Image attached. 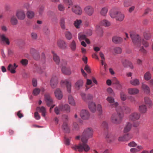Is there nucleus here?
I'll use <instances>...</instances> for the list:
<instances>
[{
  "mask_svg": "<svg viewBox=\"0 0 153 153\" xmlns=\"http://www.w3.org/2000/svg\"><path fill=\"white\" fill-rule=\"evenodd\" d=\"M0 39L1 41L5 42L7 45L10 44V42L8 38L4 34H0Z\"/></svg>",
  "mask_w": 153,
  "mask_h": 153,
  "instance_id": "23",
  "label": "nucleus"
},
{
  "mask_svg": "<svg viewBox=\"0 0 153 153\" xmlns=\"http://www.w3.org/2000/svg\"><path fill=\"white\" fill-rule=\"evenodd\" d=\"M80 95L82 97V99L85 102H87V99L86 97L87 96L85 93L83 92H81Z\"/></svg>",
  "mask_w": 153,
  "mask_h": 153,
  "instance_id": "58",
  "label": "nucleus"
},
{
  "mask_svg": "<svg viewBox=\"0 0 153 153\" xmlns=\"http://www.w3.org/2000/svg\"><path fill=\"white\" fill-rule=\"evenodd\" d=\"M57 8L59 11L61 12H63L65 10L64 6L62 4H59L57 6Z\"/></svg>",
  "mask_w": 153,
  "mask_h": 153,
  "instance_id": "50",
  "label": "nucleus"
},
{
  "mask_svg": "<svg viewBox=\"0 0 153 153\" xmlns=\"http://www.w3.org/2000/svg\"><path fill=\"white\" fill-rule=\"evenodd\" d=\"M16 16L19 20H22L25 18L26 14L23 10H19L16 11Z\"/></svg>",
  "mask_w": 153,
  "mask_h": 153,
  "instance_id": "9",
  "label": "nucleus"
},
{
  "mask_svg": "<svg viewBox=\"0 0 153 153\" xmlns=\"http://www.w3.org/2000/svg\"><path fill=\"white\" fill-rule=\"evenodd\" d=\"M45 100L48 106H50L53 103L52 99L48 93H46L45 95Z\"/></svg>",
  "mask_w": 153,
  "mask_h": 153,
  "instance_id": "12",
  "label": "nucleus"
},
{
  "mask_svg": "<svg viewBox=\"0 0 153 153\" xmlns=\"http://www.w3.org/2000/svg\"><path fill=\"white\" fill-rule=\"evenodd\" d=\"M132 42L135 47H140L141 45V43L146 48L148 47L149 46L148 42L141 39L138 35L136 33H131L130 34Z\"/></svg>",
  "mask_w": 153,
  "mask_h": 153,
  "instance_id": "3",
  "label": "nucleus"
},
{
  "mask_svg": "<svg viewBox=\"0 0 153 153\" xmlns=\"http://www.w3.org/2000/svg\"><path fill=\"white\" fill-rule=\"evenodd\" d=\"M71 139V137H70L69 138L65 137V143L66 145H70V142Z\"/></svg>",
  "mask_w": 153,
  "mask_h": 153,
  "instance_id": "62",
  "label": "nucleus"
},
{
  "mask_svg": "<svg viewBox=\"0 0 153 153\" xmlns=\"http://www.w3.org/2000/svg\"><path fill=\"white\" fill-rule=\"evenodd\" d=\"M100 25L105 27H108L110 25L111 23L107 20L104 19L101 21Z\"/></svg>",
  "mask_w": 153,
  "mask_h": 153,
  "instance_id": "41",
  "label": "nucleus"
},
{
  "mask_svg": "<svg viewBox=\"0 0 153 153\" xmlns=\"http://www.w3.org/2000/svg\"><path fill=\"white\" fill-rule=\"evenodd\" d=\"M84 10L88 15L91 16L94 13V7L92 6L88 5L85 7Z\"/></svg>",
  "mask_w": 153,
  "mask_h": 153,
  "instance_id": "11",
  "label": "nucleus"
},
{
  "mask_svg": "<svg viewBox=\"0 0 153 153\" xmlns=\"http://www.w3.org/2000/svg\"><path fill=\"white\" fill-rule=\"evenodd\" d=\"M120 107L123 109V112L125 110L126 113H128L130 112L131 111V109L129 107L126 106H123V107L120 106Z\"/></svg>",
  "mask_w": 153,
  "mask_h": 153,
  "instance_id": "60",
  "label": "nucleus"
},
{
  "mask_svg": "<svg viewBox=\"0 0 153 153\" xmlns=\"http://www.w3.org/2000/svg\"><path fill=\"white\" fill-rule=\"evenodd\" d=\"M97 110L98 111L99 115H101L102 113V107L101 105L100 104L97 105Z\"/></svg>",
  "mask_w": 153,
  "mask_h": 153,
  "instance_id": "54",
  "label": "nucleus"
},
{
  "mask_svg": "<svg viewBox=\"0 0 153 153\" xmlns=\"http://www.w3.org/2000/svg\"><path fill=\"white\" fill-rule=\"evenodd\" d=\"M65 35L66 38L68 40H70L72 38V35L70 32L66 31L65 33Z\"/></svg>",
  "mask_w": 153,
  "mask_h": 153,
  "instance_id": "46",
  "label": "nucleus"
},
{
  "mask_svg": "<svg viewBox=\"0 0 153 153\" xmlns=\"http://www.w3.org/2000/svg\"><path fill=\"white\" fill-rule=\"evenodd\" d=\"M58 83V78L55 75H53L51 80L50 84L52 88H55Z\"/></svg>",
  "mask_w": 153,
  "mask_h": 153,
  "instance_id": "14",
  "label": "nucleus"
},
{
  "mask_svg": "<svg viewBox=\"0 0 153 153\" xmlns=\"http://www.w3.org/2000/svg\"><path fill=\"white\" fill-rule=\"evenodd\" d=\"M142 88L146 93L149 94L150 93V89L149 87L147 85L142 83Z\"/></svg>",
  "mask_w": 153,
  "mask_h": 153,
  "instance_id": "35",
  "label": "nucleus"
},
{
  "mask_svg": "<svg viewBox=\"0 0 153 153\" xmlns=\"http://www.w3.org/2000/svg\"><path fill=\"white\" fill-rule=\"evenodd\" d=\"M34 59L36 60H38L40 58L39 53L38 51L33 55Z\"/></svg>",
  "mask_w": 153,
  "mask_h": 153,
  "instance_id": "56",
  "label": "nucleus"
},
{
  "mask_svg": "<svg viewBox=\"0 0 153 153\" xmlns=\"http://www.w3.org/2000/svg\"><path fill=\"white\" fill-rule=\"evenodd\" d=\"M58 46L60 48L65 49L67 47V45L66 42L63 40H59L57 42Z\"/></svg>",
  "mask_w": 153,
  "mask_h": 153,
  "instance_id": "17",
  "label": "nucleus"
},
{
  "mask_svg": "<svg viewBox=\"0 0 153 153\" xmlns=\"http://www.w3.org/2000/svg\"><path fill=\"white\" fill-rule=\"evenodd\" d=\"M10 22L13 25H16L18 23V20L16 17L14 16H12L10 19Z\"/></svg>",
  "mask_w": 153,
  "mask_h": 153,
  "instance_id": "45",
  "label": "nucleus"
},
{
  "mask_svg": "<svg viewBox=\"0 0 153 153\" xmlns=\"http://www.w3.org/2000/svg\"><path fill=\"white\" fill-rule=\"evenodd\" d=\"M139 111L142 114H144L147 113V108L146 105L142 104L140 105L138 107Z\"/></svg>",
  "mask_w": 153,
  "mask_h": 153,
  "instance_id": "20",
  "label": "nucleus"
},
{
  "mask_svg": "<svg viewBox=\"0 0 153 153\" xmlns=\"http://www.w3.org/2000/svg\"><path fill=\"white\" fill-rule=\"evenodd\" d=\"M128 92L130 94L135 95L139 93V90L136 88H129L128 89Z\"/></svg>",
  "mask_w": 153,
  "mask_h": 153,
  "instance_id": "22",
  "label": "nucleus"
},
{
  "mask_svg": "<svg viewBox=\"0 0 153 153\" xmlns=\"http://www.w3.org/2000/svg\"><path fill=\"white\" fill-rule=\"evenodd\" d=\"M102 126L104 129H107L108 128V125L107 123L105 121H103L102 124Z\"/></svg>",
  "mask_w": 153,
  "mask_h": 153,
  "instance_id": "57",
  "label": "nucleus"
},
{
  "mask_svg": "<svg viewBox=\"0 0 153 153\" xmlns=\"http://www.w3.org/2000/svg\"><path fill=\"white\" fill-rule=\"evenodd\" d=\"M116 110L117 113H114L112 115L111 120L112 123L119 124L121 122L124 117L123 109L120 107H118L116 108Z\"/></svg>",
  "mask_w": 153,
  "mask_h": 153,
  "instance_id": "2",
  "label": "nucleus"
},
{
  "mask_svg": "<svg viewBox=\"0 0 153 153\" xmlns=\"http://www.w3.org/2000/svg\"><path fill=\"white\" fill-rule=\"evenodd\" d=\"M140 116V114L137 112L132 113L129 116V118L130 120L134 121L139 119Z\"/></svg>",
  "mask_w": 153,
  "mask_h": 153,
  "instance_id": "10",
  "label": "nucleus"
},
{
  "mask_svg": "<svg viewBox=\"0 0 153 153\" xmlns=\"http://www.w3.org/2000/svg\"><path fill=\"white\" fill-rule=\"evenodd\" d=\"M44 7L43 6H40L39 8V13L40 15H42L44 11Z\"/></svg>",
  "mask_w": 153,
  "mask_h": 153,
  "instance_id": "61",
  "label": "nucleus"
},
{
  "mask_svg": "<svg viewBox=\"0 0 153 153\" xmlns=\"http://www.w3.org/2000/svg\"><path fill=\"white\" fill-rule=\"evenodd\" d=\"M129 61L126 59H123L121 61L123 65L125 67L127 68L128 67V64Z\"/></svg>",
  "mask_w": 153,
  "mask_h": 153,
  "instance_id": "49",
  "label": "nucleus"
},
{
  "mask_svg": "<svg viewBox=\"0 0 153 153\" xmlns=\"http://www.w3.org/2000/svg\"><path fill=\"white\" fill-rule=\"evenodd\" d=\"M55 96L56 98L58 100H61L62 98L63 95L62 94L59 88L57 89L54 92Z\"/></svg>",
  "mask_w": 153,
  "mask_h": 153,
  "instance_id": "21",
  "label": "nucleus"
},
{
  "mask_svg": "<svg viewBox=\"0 0 153 153\" xmlns=\"http://www.w3.org/2000/svg\"><path fill=\"white\" fill-rule=\"evenodd\" d=\"M112 40L115 43H118L121 42L123 39L120 37L114 36L112 38Z\"/></svg>",
  "mask_w": 153,
  "mask_h": 153,
  "instance_id": "38",
  "label": "nucleus"
},
{
  "mask_svg": "<svg viewBox=\"0 0 153 153\" xmlns=\"http://www.w3.org/2000/svg\"><path fill=\"white\" fill-rule=\"evenodd\" d=\"M62 108V111H65L67 113H69L70 111V106L67 104L63 105L61 104Z\"/></svg>",
  "mask_w": 153,
  "mask_h": 153,
  "instance_id": "33",
  "label": "nucleus"
},
{
  "mask_svg": "<svg viewBox=\"0 0 153 153\" xmlns=\"http://www.w3.org/2000/svg\"><path fill=\"white\" fill-rule=\"evenodd\" d=\"M21 63L23 65H26L28 63V61L26 59H22L21 61Z\"/></svg>",
  "mask_w": 153,
  "mask_h": 153,
  "instance_id": "64",
  "label": "nucleus"
},
{
  "mask_svg": "<svg viewBox=\"0 0 153 153\" xmlns=\"http://www.w3.org/2000/svg\"><path fill=\"white\" fill-rule=\"evenodd\" d=\"M128 146L131 147H134L137 146V144L134 142L132 141L128 143Z\"/></svg>",
  "mask_w": 153,
  "mask_h": 153,
  "instance_id": "59",
  "label": "nucleus"
},
{
  "mask_svg": "<svg viewBox=\"0 0 153 153\" xmlns=\"http://www.w3.org/2000/svg\"><path fill=\"white\" fill-rule=\"evenodd\" d=\"M143 149V147L141 146H138L137 148H133L130 150V151L132 153H136L140 151Z\"/></svg>",
  "mask_w": 153,
  "mask_h": 153,
  "instance_id": "27",
  "label": "nucleus"
},
{
  "mask_svg": "<svg viewBox=\"0 0 153 153\" xmlns=\"http://www.w3.org/2000/svg\"><path fill=\"white\" fill-rule=\"evenodd\" d=\"M62 129L65 133H69L70 132V129L66 122H64L62 126Z\"/></svg>",
  "mask_w": 153,
  "mask_h": 153,
  "instance_id": "36",
  "label": "nucleus"
},
{
  "mask_svg": "<svg viewBox=\"0 0 153 153\" xmlns=\"http://www.w3.org/2000/svg\"><path fill=\"white\" fill-rule=\"evenodd\" d=\"M65 19L64 17H62L60 19V24L61 28L63 29H65Z\"/></svg>",
  "mask_w": 153,
  "mask_h": 153,
  "instance_id": "42",
  "label": "nucleus"
},
{
  "mask_svg": "<svg viewBox=\"0 0 153 153\" xmlns=\"http://www.w3.org/2000/svg\"><path fill=\"white\" fill-rule=\"evenodd\" d=\"M62 109L61 105V104H60L58 106H56L55 108L54 109V111L55 113L56 114L58 115L59 114L60 111H62Z\"/></svg>",
  "mask_w": 153,
  "mask_h": 153,
  "instance_id": "43",
  "label": "nucleus"
},
{
  "mask_svg": "<svg viewBox=\"0 0 153 153\" xmlns=\"http://www.w3.org/2000/svg\"><path fill=\"white\" fill-rule=\"evenodd\" d=\"M62 66V71L63 74H65L69 75L71 74V71L70 68L66 66L67 62L65 60H62L61 62Z\"/></svg>",
  "mask_w": 153,
  "mask_h": 153,
  "instance_id": "4",
  "label": "nucleus"
},
{
  "mask_svg": "<svg viewBox=\"0 0 153 153\" xmlns=\"http://www.w3.org/2000/svg\"><path fill=\"white\" fill-rule=\"evenodd\" d=\"M125 16L124 14L121 13L120 12H119L116 18V19L117 21H122L124 19Z\"/></svg>",
  "mask_w": 153,
  "mask_h": 153,
  "instance_id": "34",
  "label": "nucleus"
},
{
  "mask_svg": "<svg viewBox=\"0 0 153 153\" xmlns=\"http://www.w3.org/2000/svg\"><path fill=\"white\" fill-rule=\"evenodd\" d=\"M36 110L39 111L42 113V115L44 117H45L46 111V108L44 107H38L37 108Z\"/></svg>",
  "mask_w": 153,
  "mask_h": 153,
  "instance_id": "24",
  "label": "nucleus"
},
{
  "mask_svg": "<svg viewBox=\"0 0 153 153\" xmlns=\"http://www.w3.org/2000/svg\"><path fill=\"white\" fill-rule=\"evenodd\" d=\"M132 127L131 124L128 122L127 123L126 125L124 128L123 132L125 133H127L129 132L131 130Z\"/></svg>",
  "mask_w": 153,
  "mask_h": 153,
  "instance_id": "28",
  "label": "nucleus"
},
{
  "mask_svg": "<svg viewBox=\"0 0 153 153\" xmlns=\"http://www.w3.org/2000/svg\"><path fill=\"white\" fill-rule=\"evenodd\" d=\"M119 12L117 11V8L114 7L113 8L110 10L109 14L111 18H116Z\"/></svg>",
  "mask_w": 153,
  "mask_h": 153,
  "instance_id": "15",
  "label": "nucleus"
},
{
  "mask_svg": "<svg viewBox=\"0 0 153 153\" xmlns=\"http://www.w3.org/2000/svg\"><path fill=\"white\" fill-rule=\"evenodd\" d=\"M26 15L27 17L29 19H32L33 18L34 16V13L32 11L28 10L27 11Z\"/></svg>",
  "mask_w": 153,
  "mask_h": 153,
  "instance_id": "39",
  "label": "nucleus"
},
{
  "mask_svg": "<svg viewBox=\"0 0 153 153\" xmlns=\"http://www.w3.org/2000/svg\"><path fill=\"white\" fill-rule=\"evenodd\" d=\"M80 116L83 120H87L90 118V114L88 110L82 109L80 112Z\"/></svg>",
  "mask_w": 153,
  "mask_h": 153,
  "instance_id": "5",
  "label": "nucleus"
},
{
  "mask_svg": "<svg viewBox=\"0 0 153 153\" xmlns=\"http://www.w3.org/2000/svg\"><path fill=\"white\" fill-rule=\"evenodd\" d=\"M94 131L91 128H87L85 129L81 135V141L82 143L71 146V148L76 151L77 150L79 152H82L83 150L88 152L90 149V147L87 144L88 140L92 137Z\"/></svg>",
  "mask_w": 153,
  "mask_h": 153,
  "instance_id": "1",
  "label": "nucleus"
},
{
  "mask_svg": "<svg viewBox=\"0 0 153 153\" xmlns=\"http://www.w3.org/2000/svg\"><path fill=\"white\" fill-rule=\"evenodd\" d=\"M33 71L34 72L41 73L43 71L42 69L40 68V65L37 64H35L33 69Z\"/></svg>",
  "mask_w": 153,
  "mask_h": 153,
  "instance_id": "26",
  "label": "nucleus"
},
{
  "mask_svg": "<svg viewBox=\"0 0 153 153\" xmlns=\"http://www.w3.org/2000/svg\"><path fill=\"white\" fill-rule=\"evenodd\" d=\"M106 100L110 104L111 107H115L116 108L118 107H120L118 106V103L117 102H114V99L111 97H108L106 99Z\"/></svg>",
  "mask_w": 153,
  "mask_h": 153,
  "instance_id": "8",
  "label": "nucleus"
},
{
  "mask_svg": "<svg viewBox=\"0 0 153 153\" xmlns=\"http://www.w3.org/2000/svg\"><path fill=\"white\" fill-rule=\"evenodd\" d=\"M18 65L15 63L13 65L11 64H10L7 67V70L10 71L12 74H14L16 72L15 69L17 67Z\"/></svg>",
  "mask_w": 153,
  "mask_h": 153,
  "instance_id": "18",
  "label": "nucleus"
},
{
  "mask_svg": "<svg viewBox=\"0 0 153 153\" xmlns=\"http://www.w3.org/2000/svg\"><path fill=\"white\" fill-rule=\"evenodd\" d=\"M130 82L133 86H138L140 84V81L137 79H134L130 81Z\"/></svg>",
  "mask_w": 153,
  "mask_h": 153,
  "instance_id": "30",
  "label": "nucleus"
},
{
  "mask_svg": "<svg viewBox=\"0 0 153 153\" xmlns=\"http://www.w3.org/2000/svg\"><path fill=\"white\" fill-rule=\"evenodd\" d=\"M63 2L69 5H71L72 4V2L71 0H63Z\"/></svg>",
  "mask_w": 153,
  "mask_h": 153,
  "instance_id": "63",
  "label": "nucleus"
},
{
  "mask_svg": "<svg viewBox=\"0 0 153 153\" xmlns=\"http://www.w3.org/2000/svg\"><path fill=\"white\" fill-rule=\"evenodd\" d=\"M69 47L72 51H74L76 48V44L74 40H73L71 42Z\"/></svg>",
  "mask_w": 153,
  "mask_h": 153,
  "instance_id": "37",
  "label": "nucleus"
},
{
  "mask_svg": "<svg viewBox=\"0 0 153 153\" xmlns=\"http://www.w3.org/2000/svg\"><path fill=\"white\" fill-rule=\"evenodd\" d=\"M106 138L107 141L109 143L115 140V137L110 134L108 133L106 136Z\"/></svg>",
  "mask_w": 153,
  "mask_h": 153,
  "instance_id": "32",
  "label": "nucleus"
},
{
  "mask_svg": "<svg viewBox=\"0 0 153 153\" xmlns=\"http://www.w3.org/2000/svg\"><path fill=\"white\" fill-rule=\"evenodd\" d=\"M72 11L76 14L80 15L82 13V10L79 5H74L72 7Z\"/></svg>",
  "mask_w": 153,
  "mask_h": 153,
  "instance_id": "7",
  "label": "nucleus"
},
{
  "mask_svg": "<svg viewBox=\"0 0 153 153\" xmlns=\"http://www.w3.org/2000/svg\"><path fill=\"white\" fill-rule=\"evenodd\" d=\"M88 108L90 111L95 112L96 111V106L95 103L93 101L89 102L88 103Z\"/></svg>",
  "mask_w": 153,
  "mask_h": 153,
  "instance_id": "19",
  "label": "nucleus"
},
{
  "mask_svg": "<svg viewBox=\"0 0 153 153\" xmlns=\"http://www.w3.org/2000/svg\"><path fill=\"white\" fill-rule=\"evenodd\" d=\"M132 136L131 134L127 133L122 136L119 137L118 138V140L120 142L127 141L132 138Z\"/></svg>",
  "mask_w": 153,
  "mask_h": 153,
  "instance_id": "6",
  "label": "nucleus"
},
{
  "mask_svg": "<svg viewBox=\"0 0 153 153\" xmlns=\"http://www.w3.org/2000/svg\"><path fill=\"white\" fill-rule=\"evenodd\" d=\"M78 38L80 41L85 40L86 38V36L84 34L80 33L78 35Z\"/></svg>",
  "mask_w": 153,
  "mask_h": 153,
  "instance_id": "52",
  "label": "nucleus"
},
{
  "mask_svg": "<svg viewBox=\"0 0 153 153\" xmlns=\"http://www.w3.org/2000/svg\"><path fill=\"white\" fill-rule=\"evenodd\" d=\"M82 23V21L80 19H76L74 22V25L77 28H80V25Z\"/></svg>",
  "mask_w": 153,
  "mask_h": 153,
  "instance_id": "44",
  "label": "nucleus"
},
{
  "mask_svg": "<svg viewBox=\"0 0 153 153\" xmlns=\"http://www.w3.org/2000/svg\"><path fill=\"white\" fill-rule=\"evenodd\" d=\"M144 77L145 79L146 80H149L151 77V75L149 71L146 72L144 74Z\"/></svg>",
  "mask_w": 153,
  "mask_h": 153,
  "instance_id": "47",
  "label": "nucleus"
},
{
  "mask_svg": "<svg viewBox=\"0 0 153 153\" xmlns=\"http://www.w3.org/2000/svg\"><path fill=\"white\" fill-rule=\"evenodd\" d=\"M114 52L115 54H120L122 52V49L119 47H115L114 49Z\"/></svg>",
  "mask_w": 153,
  "mask_h": 153,
  "instance_id": "48",
  "label": "nucleus"
},
{
  "mask_svg": "<svg viewBox=\"0 0 153 153\" xmlns=\"http://www.w3.org/2000/svg\"><path fill=\"white\" fill-rule=\"evenodd\" d=\"M108 8L107 7H104L102 8L100 12L101 15L105 16H106L108 11Z\"/></svg>",
  "mask_w": 153,
  "mask_h": 153,
  "instance_id": "31",
  "label": "nucleus"
},
{
  "mask_svg": "<svg viewBox=\"0 0 153 153\" xmlns=\"http://www.w3.org/2000/svg\"><path fill=\"white\" fill-rule=\"evenodd\" d=\"M120 96L121 100L123 101H125L126 99V95L122 91H121L120 93Z\"/></svg>",
  "mask_w": 153,
  "mask_h": 153,
  "instance_id": "51",
  "label": "nucleus"
},
{
  "mask_svg": "<svg viewBox=\"0 0 153 153\" xmlns=\"http://www.w3.org/2000/svg\"><path fill=\"white\" fill-rule=\"evenodd\" d=\"M31 37L32 40H36L37 38V35L35 32H32L31 33Z\"/></svg>",
  "mask_w": 153,
  "mask_h": 153,
  "instance_id": "55",
  "label": "nucleus"
},
{
  "mask_svg": "<svg viewBox=\"0 0 153 153\" xmlns=\"http://www.w3.org/2000/svg\"><path fill=\"white\" fill-rule=\"evenodd\" d=\"M62 85H64L66 86L67 91L70 93L71 91V82L68 81V80H65L61 81Z\"/></svg>",
  "mask_w": 153,
  "mask_h": 153,
  "instance_id": "13",
  "label": "nucleus"
},
{
  "mask_svg": "<svg viewBox=\"0 0 153 153\" xmlns=\"http://www.w3.org/2000/svg\"><path fill=\"white\" fill-rule=\"evenodd\" d=\"M52 53L53 54V56L54 61L56 64H59L60 62V59L59 57L54 51H52Z\"/></svg>",
  "mask_w": 153,
  "mask_h": 153,
  "instance_id": "29",
  "label": "nucleus"
},
{
  "mask_svg": "<svg viewBox=\"0 0 153 153\" xmlns=\"http://www.w3.org/2000/svg\"><path fill=\"white\" fill-rule=\"evenodd\" d=\"M144 102L148 108H151L152 106V102L149 98L146 97L144 98Z\"/></svg>",
  "mask_w": 153,
  "mask_h": 153,
  "instance_id": "25",
  "label": "nucleus"
},
{
  "mask_svg": "<svg viewBox=\"0 0 153 153\" xmlns=\"http://www.w3.org/2000/svg\"><path fill=\"white\" fill-rule=\"evenodd\" d=\"M40 92V90L39 88H36L33 90V94L34 95L36 96L38 95Z\"/></svg>",
  "mask_w": 153,
  "mask_h": 153,
  "instance_id": "53",
  "label": "nucleus"
},
{
  "mask_svg": "<svg viewBox=\"0 0 153 153\" xmlns=\"http://www.w3.org/2000/svg\"><path fill=\"white\" fill-rule=\"evenodd\" d=\"M83 81L82 79L78 80L75 83V88L77 90H79L83 86Z\"/></svg>",
  "mask_w": 153,
  "mask_h": 153,
  "instance_id": "16",
  "label": "nucleus"
},
{
  "mask_svg": "<svg viewBox=\"0 0 153 153\" xmlns=\"http://www.w3.org/2000/svg\"><path fill=\"white\" fill-rule=\"evenodd\" d=\"M68 100L69 104L73 106L75 105V102L73 97L71 95L68 96Z\"/></svg>",
  "mask_w": 153,
  "mask_h": 153,
  "instance_id": "40",
  "label": "nucleus"
}]
</instances>
